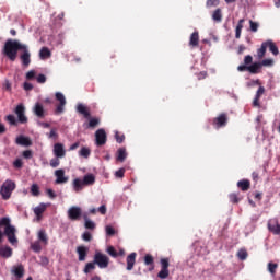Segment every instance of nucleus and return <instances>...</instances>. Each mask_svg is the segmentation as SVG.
<instances>
[{"mask_svg": "<svg viewBox=\"0 0 280 280\" xmlns=\"http://www.w3.org/2000/svg\"><path fill=\"white\" fill-rule=\"evenodd\" d=\"M19 51H22L20 54V60L23 65V67H30L32 62V54L30 52V48L25 44H21L16 39H8L4 44V55L11 62H14L16 60V56H19Z\"/></svg>", "mask_w": 280, "mask_h": 280, "instance_id": "obj_1", "label": "nucleus"}, {"mask_svg": "<svg viewBox=\"0 0 280 280\" xmlns=\"http://www.w3.org/2000/svg\"><path fill=\"white\" fill-rule=\"evenodd\" d=\"M10 222V218L8 217L0 219V244L3 242V235H5L8 242L12 244V246H16V244H19V238H16V228Z\"/></svg>", "mask_w": 280, "mask_h": 280, "instance_id": "obj_2", "label": "nucleus"}, {"mask_svg": "<svg viewBox=\"0 0 280 280\" xmlns=\"http://www.w3.org/2000/svg\"><path fill=\"white\" fill-rule=\"evenodd\" d=\"M14 113L18 116V120L16 117L12 114L7 115L4 118V120L9 122V126H19V124H27L28 119L25 116V105L19 104L14 108Z\"/></svg>", "mask_w": 280, "mask_h": 280, "instance_id": "obj_3", "label": "nucleus"}, {"mask_svg": "<svg viewBox=\"0 0 280 280\" xmlns=\"http://www.w3.org/2000/svg\"><path fill=\"white\" fill-rule=\"evenodd\" d=\"M91 185H95V175L91 173L84 175L83 179L74 178L72 182L73 191H75V194L82 191L84 187H91Z\"/></svg>", "mask_w": 280, "mask_h": 280, "instance_id": "obj_4", "label": "nucleus"}, {"mask_svg": "<svg viewBox=\"0 0 280 280\" xmlns=\"http://www.w3.org/2000/svg\"><path fill=\"white\" fill-rule=\"evenodd\" d=\"M77 112L79 113V115H83L85 119H90L86 128H97V126H100V118H91V108H89L86 105L82 103L78 104Z\"/></svg>", "mask_w": 280, "mask_h": 280, "instance_id": "obj_5", "label": "nucleus"}, {"mask_svg": "<svg viewBox=\"0 0 280 280\" xmlns=\"http://www.w3.org/2000/svg\"><path fill=\"white\" fill-rule=\"evenodd\" d=\"M16 189V183H14L12 179H7L1 188H0V195L2 196V200H10L12 198V191Z\"/></svg>", "mask_w": 280, "mask_h": 280, "instance_id": "obj_6", "label": "nucleus"}, {"mask_svg": "<svg viewBox=\"0 0 280 280\" xmlns=\"http://www.w3.org/2000/svg\"><path fill=\"white\" fill-rule=\"evenodd\" d=\"M94 264L98 266V268L104 269V268H107L108 265L110 264V258H108L106 254L96 252L94 255Z\"/></svg>", "mask_w": 280, "mask_h": 280, "instance_id": "obj_7", "label": "nucleus"}, {"mask_svg": "<svg viewBox=\"0 0 280 280\" xmlns=\"http://www.w3.org/2000/svg\"><path fill=\"white\" fill-rule=\"evenodd\" d=\"M226 124H229V115L226 113H221L212 119V126L217 129L226 127Z\"/></svg>", "mask_w": 280, "mask_h": 280, "instance_id": "obj_8", "label": "nucleus"}, {"mask_svg": "<svg viewBox=\"0 0 280 280\" xmlns=\"http://www.w3.org/2000/svg\"><path fill=\"white\" fill-rule=\"evenodd\" d=\"M161 270L158 273L159 279H167L170 277V258H161Z\"/></svg>", "mask_w": 280, "mask_h": 280, "instance_id": "obj_9", "label": "nucleus"}, {"mask_svg": "<svg viewBox=\"0 0 280 280\" xmlns=\"http://www.w3.org/2000/svg\"><path fill=\"white\" fill-rule=\"evenodd\" d=\"M55 97L57 102H59V105H57L55 114L56 115H61V113H65V106H67V98H65V94L61 92H57L55 94Z\"/></svg>", "mask_w": 280, "mask_h": 280, "instance_id": "obj_10", "label": "nucleus"}, {"mask_svg": "<svg viewBox=\"0 0 280 280\" xmlns=\"http://www.w3.org/2000/svg\"><path fill=\"white\" fill-rule=\"evenodd\" d=\"M106 141H108V137L106 136V130L98 129L95 131V143L97 148H102V145H106Z\"/></svg>", "mask_w": 280, "mask_h": 280, "instance_id": "obj_11", "label": "nucleus"}, {"mask_svg": "<svg viewBox=\"0 0 280 280\" xmlns=\"http://www.w3.org/2000/svg\"><path fill=\"white\" fill-rule=\"evenodd\" d=\"M68 218L69 220H72V222H75L82 218V208L78 206H72L68 210Z\"/></svg>", "mask_w": 280, "mask_h": 280, "instance_id": "obj_12", "label": "nucleus"}, {"mask_svg": "<svg viewBox=\"0 0 280 280\" xmlns=\"http://www.w3.org/2000/svg\"><path fill=\"white\" fill-rule=\"evenodd\" d=\"M56 184L63 185L65 183H69V177L65 176V170L59 168L55 171Z\"/></svg>", "mask_w": 280, "mask_h": 280, "instance_id": "obj_13", "label": "nucleus"}, {"mask_svg": "<svg viewBox=\"0 0 280 280\" xmlns=\"http://www.w3.org/2000/svg\"><path fill=\"white\" fill-rule=\"evenodd\" d=\"M267 226L270 233H273V235H280V224L277 219L269 220Z\"/></svg>", "mask_w": 280, "mask_h": 280, "instance_id": "obj_14", "label": "nucleus"}, {"mask_svg": "<svg viewBox=\"0 0 280 280\" xmlns=\"http://www.w3.org/2000/svg\"><path fill=\"white\" fill-rule=\"evenodd\" d=\"M54 154L57 159H63L66 156L67 151H65V144L62 143H55L54 145Z\"/></svg>", "mask_w": 280, "mask_h": 280, "instance_id": "obj_15", "label": "nucleus"}, {"mask_svg": "<svg viewBox=\"0 0 280 280\" xmlns=\"http://www.w3.org/2000/svg\"><path fill=\"white\" fill-rule=\"evenodd\" d=\"M33 113L38 117L39 119L45 118V107L40 103H36L33 107Z\"/></svg>", "mask_w": 280, "mask_h": 280, "instance_id": "obj_16", "label": "nucleus"}, {"mask_svg": "<svg viewBox=\"0 0 280 280\" xmlns=\"http://www.w3.org/2000/svg\"><path fill=\"white\" fill-rule=\"evenodd\" d=\"M12 275L16 277V279H23L25 275V267L23 265H18L12 268Z\"/></svg>", "mask_w": 280, "mask_h": 280, "instance_id": "obj_17", "label": "nucleus"}, {"mask_svg": "<svg viewBox=\"0 0 280 280\" xmlns=\"http://www.w3.org/2000/svg\"><path fill=\"white\" fill-rule=\"evenodd\" d=\"M15 143H16V145H23L25 148H30V145H32V140L28 137L19 136L15 139Z\"/></svg>", "mask_w": 280, "mask_h": 280, "instance_id": "obj_18", "label": "nucleus"}, {"mask_svg": "<svg viewBox=\"0 0 280 280\" xmlns=\"http://www.w3.org/2000/svg\"><path fill=\"white\" fill-rule=\"evenodd\" d=\"M265 45H266L267 49H269V51H271V54L273 56H279V47H277V44H275V42H272V39L266 40Z\"/></svg>", "mask_w": 280, "mask_h": 280, "instance_id": "obj_19", "label": "nucleus"}, {"mask_svg": "<svg viewBox=\"0 0 280 280\" xmlns=\"http://www.w3.org/2000/svg\"><path fill=\"white\" fill-rule=\"evenodd\" d=\"M127 270H132L135 264H137V253H131L127 256Z\"/></svg>", "mask_w": 280, "mask_h": 280, "instance_id": "obj_20", "label": "nucleus"}, {"mask_svg": "<svg viewBox=\"0 0 280 280\" xmlns=\"http://www.w3.org/2000/svg\"><path fill=\"white\" fill-rule=\"evenodd\" d=\"M77 253L79 255V261H86V255H89V248L84 246L77 247Z\"/></svg>", "mask_w": 280, "mask_h": 280, "instance_id": "obj_21", "label": "nucleus"}, {"mask_svg": "<svg viewBox=\"0 0 280 280\" xmlns=\"http://www.w3.org/2000/svg\"><path fill=\"white\" fill-rule=\"evenodd\" d=\"M199 44H200V35H199L198 31H195L190 35L189 46L190 47H198Z\"/></svg>", "mask_w": 280, "mask_h": 280, "instance_id": "obj_22", "label": "nucleus"}, {"mask_svg": "<svg viewBox=\"0 0 280 280\" xmlns=\"http://www.w3.org/2000/svg\"><path fill=\"white\" fill-rule=\"evenodd\" d=\"M144 265L149 266L150 271L154 270V256L151 254H147L144 256Z\"/></svg>", "mask_w": 280, "mask_h": 280, "instance_id": "obj_23", "label": "nucleus"}, {"mask_svg": "<svg viewBox=\"0 0 280 280\" xmlns=\"http://www.w3.org/2000/svg\"><path fill=\"white\" fill-rule=\"evenodd\" d=\"M237 188L241 189V191H248V189H250V180L243 179L237 182Z\"/></svg>", "mask_w": 280, "mask_h": 280, "instance_id": "obj_24", "label": "nucleus"}, {"mask_svg": "<svg viewBox=\"0 0 280 280\" xmlns=\"http://www.w3.org/2000/svg\"><path fill=\"white\" fill-rule=\"evenodd\" d=\"M0 257H4V259H9L12 257V249L10 246L0 247Z\"/></svg>", "mask_w": 280, "mask_h": 280, "instance_id": "obj_25", "label": "nucleus"}, {"mask_svg": "<svg viewBox=\"0 0 280 280\" xmlns=\"http://www.w3.org/2000/svg\"><path fill=\"white\" fill-rule=\"evenodd\" d=\"M261 71V63L259 62H254L250 66H248V72L253 73L254 75L259 73Z\"/></svg>", "mask_w": 280, "mask_h": 280, "instance_id": "obj_26", "label": "nucleus"}, {"mask_svg": "<svg viewBox=\"0 0 280 280\" xmlns=\"http://www.w3.org/2000/svg\"><path fill=\"white\" fill-rule=\"evenodd\" d=\"M127 158H128V153L126 152V148L118 149L117 161H119L120 163H124Z\"/></svg>", "mask_w": 280, "mask_h": 280, "instance_id": "obj_27", "label": "nucleus"}, {"mask_svg": "<svg viewBox=\"0 0 280 280\" xmlns=\"http://www.w3.org/2000/svg\"><path fill=\"white\" fill-rule=\"evenodd\" d=\"M244 19H241L235 28V38H242V30H244Z\"/></svg>", "mask_w": 280, "mask_h": 280, "instance_id": "obj_28", "label": "nucleus"}, {"mask_svg": "<svg viewBox=\"0 0 280 280\" xmlns=\"http://www.w3.org/2000/svg\"><path fill=\"white\" fill-rule=\"evenodd\" d=\"M44 211H47V205L40 203L34 209V213L37 218H40L44 213Z\"/></svg>", "mask_w": 280, "mask_h": 280, "instance_id": "obj_29", "label": "nucleus"}, {"mask_svg": "<svg viewBox=\"0 0 280 280\" xmlns=\"http://www.w3.org/2000/svg\"><path fill=\"white\" fill-rule=\"evenodd\" d=\"M212 20L214 23H222V9H217L213 11Z\"/></svg>", "mask_w": 280, "mask_h": 280, "instance_id": "obj_30", "label": "nucleus"}, {"mask_svg": "<svg viewBox=\"0 0 280 280\" xmlns=\"http://www.w3.org/2000/svg\"><path fill=\"white\" fill-rule=\"evenodd\" d=\"M38 240L45 245L49 244V237L47 236V232H45V230H40L38 232Z\"/></svg>", "mask_w": 280, "mask_h": 280, "instance_id": "obj_31", "label": "nucleus"}, {"mask_svg": "<svg viewBox=\"0 0 280 280\" xmlns=\"http://www.w3.org/2000/svg\"><path fill=\"white\" fill-rule=\"evenodd\" d=\"M279 268V265L277 262H268L267 270L275 277L277 275V269Z\"/></svg>", "mask_w": 280, "mask_h": 280, "instance_id": "obj_32", "label": "nucleus"}, {"mask_svg": "<svg viewBox=\"0 0 280 280\" xmlns=\"http://www.w3.org/2000/svg\"><path fill=\"white\" fill-rule=\"evenodd\" d=\"M39 57L42 60H45L46 58H51V51L47 47H43L39 51Z\"/></svg>", "mask_w": 280, "mask_h": 280, "instance_id": "obj_33", "label": "nucleus"}, {"mask_svg": "<svg viewBox=\"0 0 280 280\" xmlns=\"http://www.w3.org/2000/svg\"><path fill=\"white\" fill-rule=\"evenodd\" d=\"M79 156H82L83 159H89L91 156V149L83 147L79 151Z\"/></svg>", "mask_w": 280, "mask_h": 280, "instance_id": "obj_34", "label": "nucleus"}, {"mask_svg": "<svg viewBox=\"0 0 280 280\" xmlns=\"http://www.w3.org/2000/svg\"><path fill=\"white\" fill-rule=\"evenodd\" d=\"M266 49H267L266 42H264L261 44L260 48L257 50V56H258L259 60H261V58H264V56H266Z\"/></svg>", "mask_w": 280, "mask_h": 280, "instance_id": "obj_35", "label": "nucleus"}, {"mask_svg": "<svg viewBox=\"0 0 280 280\" xmlns=\"http://www.w3.org/2000/svg\"><path fill=\"white\" fill-rule=\"evenodd\" d=\"M91 270H95V261L93 260L92 262H88L83 269V272L85 275H89V272H91Z\"/></svg>", "mask_w": 280, "mask_h": 280, "instance_id": "obj_36", "label": "nucleus"}, {"mask_svg": "<svg viewBox=\"0 0 280 280\" xmlns=\"http://www.w3.org/2000/svg\"><path fill=\"white\" fill-rule=\"evenodd\" d=\"M237 257L241 259V261H244L248 258V252H246V249H240L237 252Z\"/></svg>", "mask_w": 280, "mask_h": 280, "instance_id": "obj_37", "label": "nucleus"}, {"mask_svg": "<svg viewBox=\"0 0 280 280\" xmlns=\"http://www.w3.org/2000/svg\"><path fill=\"white\" fill-rule=\"evenodd\" d=\"M31 194H32V196H40V188L38 187V184L32 185Z\"/></svg>", "mask_w": 280, "mask_h": 280, "instance_id": "obj_38", "label": "nucleus"}, {"mask_svg": "<svg viewBox=\"0 0 280 280\" xmlns=\"http://www.w3.org/2000/svg\"><path fill=\"white\" fill-rule=\"evenodd\" d=\"M220 5V0H207L206 7L207 8H218Z\"/></svg>", "mask_w": 280, "mask_h": 280, "instance_id": "obj_39", "label": "nucleus"}, {"mask_svg": "<svg viewBox=\"0 0 280 280\" xmlns=\"http://www.w3.org/2000/svg\"><path fill=\"white\" fill-rule=\"evenodd\" d=\"M31 248L32 250H34V253H40V250H43L40 242H34L33 244H31Z\"/></svg>", "mask_w": 280, "mask_h": 280, "instance_id": "obj_40", "label": "nucleus"}, {"mask_svg": "<svg viewBox=\"0 0 280 280\" xmlns=\"http://www.w3.org/2000/svg\"><path fill=\"white\" fill-rule=\"evenodd\" d=\"M85 229H88L89 231H94L95 229V222L85 219V223H84Z\"/></svg>", "mask_w": 280, "mask_h": 280, "instance_id": "obj_41", "label": "nucleus"}, {"mask_svg": "<svg viewBox=\"0 0 280 280\" xmlns=\"http://www.w3.org/2000/svg\"><path fill=\"white\" fill-rule=\"evenodd\" d=\"M249 30L250 32H257L259 30V23L253 21V20H249Z\"/></svg>", "mask_w": 280, "mask_h": 280, "instance_id": "obj_42", "label": "nucleus"}, {"mask_svg": "<svg viewBox=\"0 0 280 280\" xmlns=\"http://www.w3.org/2000/svg\"><path fill=\"white\" fill-rule=\"evenodd\" d=\"M275 65V60L272 59H264L260 61V67H272Z\"/></svg>", "mask_w": 280, "mask_h": 280, "instance_id": "obj_43", "label": "nucleus"}, {"mask_svg": "<svg viewBox=\"0 0 280 280\" xmlns=\"http://www.w3.org/2000/svg\"><path fill=\"white\" fill-rule=\"evenodd\" d=\"M107 253L110 255V257H119V254L117 253L114 246H108Z\"/></svg>", "mask_w": 280, "mask_h": 280, "instance_id": "obj_44", "label": "nucleus"}, {"mask_svg": "<svg viewBox=\"0 0 280 280\" xmlns=\"http://www.w3.org/2000/svg\"><path fill=\"white\" fill-rule=\"evenodd\" d=\"M115 139H116L117 143H124V141L126 140V136L120 135L119 131H117L115 133Z\"/></svg>", "mask_w": 280, "mask_h": 280, "instance_id": "obj_45", "label": "nucleus"}, {"mask_svg": "<svg viewBox=\"0 0 280 280\" xmlns=\"http://www.w3.org/2000/svg\"><path fill=\"white\" fill-rule=\"evenodd\" d=\"M229 198L234 205H237V202H240V197H237V194L235 192L230 194Z\"/></svg>", "mask_w": 280, "mask_h": 280, "instance_id": "obj_46", "label": "nucleus"}, {"mask_svg": "<svg viewBox=\"0 0 280 280\" xmlns=\"http://www.w3.org/2000/svg\"><path fill=\"white\" fill-rule=\"evenodd\" d=\"M105 231H106V235H109V237H113V235H115V228H113L110 225H107L105 228Z\"/></svg>", "mask_w": 280, "mask_h": 280, "instance_id": "obj_47", "label": "nucleus"}, {"mask_svg": "<svg viewBox=\"0 0 280 280\" xmlns=\"http://www.w3.org/2000/svg\"><path fill=\"white\" fill-rule=\"evenodd\" d=\"M13 167H15V170H21V167H23V160L16 159V160L13 162Z\"/></svg>", "mask_w": 280, "mask_h": 280, "instance_id": "obj_48", "label": "nucleus"}, {"mask_svg": "<svg viewBox=\"0 0 280 280\" xmlns=\"http://www.w3.org/2000/svg\"><path fill=\"white\" fill-rule=\"evenodd\" d=\"M36 80L38 84H45L47 82V77L45 74H38Z\"/></svg>", "mask_w": 280, "mask_h": 280, "instance_id": "obj_49", "label": "nucleus"}, {"mask_svg": "<svg viewBox=\"0 0 280 280\" xmlns=\"http://www.w3.org/2000/svg\"><path fill=\"white\" fill-rule=\"evenodd\" d=\"M126 174V168H119L115 172L116 178H124V175Z\"/></svg>", "mask_w": 280, "mask_h": 280, "instance_id": "obj_50", "label": "nucleus"}, {"mask_svg": "<svg viewBox=\"0 0 280 280\" xmlns=\"http://www.w3.org/2000/svg\"><path fill=\"white\" fill-rule=\"evenodd\" d=\"M82 240H83L84 242H91V240H93V235H91L90 232H84V233L82 234Z\"/></svg>", "mask_w": 280, "mask_h": 280, "instance_id": "obj_51", "label": "nucleus"}, {"mask_svg": "<svg viewBox=\"0 0 280 280\" xmlns=\"http://www.w3.org/2000/svg\"><path fill=\"white\" fill-rule=\"evenodd\" d=\"M60 165V160L58 158H54L50 160V167H58Z\"/></svg>", "mask_w": 280, "mask_h": 280, "instance_id": "obj_52", "label": "nucleus"}, {"mask_svg": "<svg viewBox=\"0 0 280 280\" xmlns=\"http://www.w3.org/2000/svg\"><path fill=\"white\" fill-rule=\"evenodd\" d=\"M265 93H266V88L259 86L255 96L261 98V95H264Z\"/></svg>", "mask_w": 280, "mask_h": 280, "instance_id": "obj_53", "label": "nucleus"}, {"mask_svg": "<svg viewBox=\"0 0 280 280\" xmlns=\"http://www.w3.org/2000/svg\"><path fill=\"white\" fill-rule=\"evenodd\" d=\"M34 78H36V71L35 70H30L26 73V80H34Z\"/></svg>", "mask_w": 280, "mask_h": 280, "instance_id": "obj_54", "label": "nucleus"}, {"mask_svg": "<svg viewBox=\"0 0 280 280\" xmlns=\"http://www.w3.org/2000/svg\"><path fill=\"white\" fill-rule=\"evenodd\" d=\"M244 65L248 67V65H253V56L247 55L244 58Z\"/></svg>", "mask_w": 280, "mask_h": 280, "instance_id": "obj_55", "label": "nucleus"}, {"mask_svg": "<svg viewBox=\"0 0 280 280\" xmlns=\"http://www.w3.org/2000/svg\"><path fill=\"white\" fill-rule=\"evenodd\" d=\"M3 90L4 91H12V83L10 81L5 80L3 84Z\"/></svg>", "mask_w": 280, "mask_h": 280, "instance_id": "obj_56", "label": "nucleus"}, {"mask_svg": "<svg viewBox=\"0 0 280 280\" xmlns=\"http://www.w3.org/2000/svg\"><path fill=\"white\" fill-rule=\"evenodd\" d=\"M22 156L24 159H32V151L31 150L23 151Z\"/></svg>", "mask_w": 280, "mask_h": 280, "instance_id": "obj_57", "label": "nucleus"}, {"mask_svg": "<svg viewBox=\"0 0 280 280\" xmlns=\"http://www.w3.org/2000/svg\"><path fill=\"white\" fill-rule=\"evenodd\" d=\"M46 194H47V196H49V198H51V199L56 198V192H55L54 189H51V188H48V189L46 190Z\"/></svg>", "mask_w": 280, "mask_h": 280, "instance_id": "obj_58", "label": "nucleus"}, {"mask_svg": "<svg viewBox=\"0 0 280 280\" xmlns=\"http://www.w3.org/2000/svg\"><path fill=\"white\" fill-rule=\"evenodd\" d=\"M48 137L49 139H56L58 137V132H56V129H51Z\"/></svg>", "mask_w": 280, "mask_h": 280, "instance_id": "obj_59", "label": "nucleus"}, {"mask_svg": "<svg viewBox=\"0 0 280 280\" xmlns=\"http://www.w3.org/2000/svg\"><path fill=\"white\" fill-rule=\"evenodd\" d=\"M106 205H102L100 208H98V213H101V215H106Z\"/></svg>", "mask_w": 280, "mask_h": 280, "instance_id": "obj_60", "label": "nucleus"}, {"mask_svg": "<svg viewBox=\"0 0 280 280\" xmlns=\"http://www.w3.org/2000/svg\"><path fill=\"white\" fill-rule=\"evenodd\" d=\"M34 89V85L30 82H24V91H32Z\"/></svg>", "mask_w": 280, "mask_h": 280, "instance_id": "obj_61", "label": "nucleus"}, {"mask_svg": "<svg viewBox=\"0 0 280 280\" xmlns=\"http://www.w3.org/2000/svg\"><path fill=\"white\" fill-rule=\"evenodd\" d=\"M237 71H241V72L248 71V66H246V63L241 65L237 67Z\"/></svg>", "mask_w": 280, "mask_h": 280, "instance_id": "obj_62", "label": "nucleus"}, {"mask_svg": "<svg viewBox=\"0 0 280 280\" xmlns=\"http://www.w3.org/2000/svg\"><path fill=\"white\" fill-rule=\"evenodd\" d=\"M198 80H205L207 78V71H201L197 74Z\"/></svg>", "mask_w": 280, "mask_h": 280, "instance_id": "obj_63", "label": "nucleus"}, {"mask_svg": "<svg viewBox=\"0 0 280 280\" xmlns=\"http://www.w3.org/2000/svg\"><path fill=\"white\" fill-rule=\"evenodd\" d=\"M259 97L255 96L254 101H253V106L259 108L260 104H259Z\"/></svg>", "mask_w": 280, "mask_h": 280, "instance_id": "obj_64", "label": "nucleus"}]
</instances>
